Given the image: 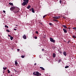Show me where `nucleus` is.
Instances as JSON below:
<instances>
[{
  "label": "nucleus",
  "mask_w": 76,
  "mask_h": 76,
  "mask_svg": "<svg viewBox=\"0 0 76 76\" xmlns=\"http://www.w3.org/2000/svg\"><path fill=\"white\" fill-rule=\"evenodd\" d=\"M20 10L19 8L15 7V9L14 10H13V12L15 13H18V12H19Z\"/></svg>",
  "instance_id": "nucleus-1"
},
{
  "label": "nucleus",
  "mask_w": 76,
  "mask_h": 76,
  "mask_svg": "<svg viewBox=\"0 0 76 76\" xmlns=\"http://www.w3.org/2000/svg\"><path fill=\"white\" fill-rule=\"evenodd\" d=\"M50 41H51V42H53V43H54L55 42H56V40H55L53 39V38L51 37H50Z\"/></svg>",
  "instance_id": "nucleus-2"
},
{
  "label": "nucleus",
  "mask_w": 76,
  "mask_h": 76,
  "mask_svg": "<svg viewBox=\"0 0 76 76\" xmlns=\"http://www.w3.org/2000/svg\"><path fill=\"white\" fill-rule=\"evenodd\" d=\"M36 76H40L41 75V74L39 73V72L37 71L36 72Z\"/></svg>",
  "instance_id": "nucleus-3"
},
{
  "label": "nucleus",
  "mask_w": 76,
  "mask_h": 76,
  "mask_svg": "<svg viewBox=\"0 0 76 76\" xmlns=\"http://www.w3.org/2000/svg\"><path fill=\"white\" fill-rule=\"evenodd\" d=\"M15 9H16L15 7H12L10 8V10L11 11H13V10H14Z\"/></svg>",
  "instance_id": "nucleus-4"
},
{
  "label": "nucleus",
  "mask_w": 76,
  "mask_h": 76,
  "mask_svg": "<svg viewBox=\"0 0 76 76\" xmlns=\"http://www.w3.org/2000/svg\"><path fill=\"white\" fill-rule=\"evenodd\" d=\"M27 4V3H26V2H23L22 4V6H25V5H27V4Z\"/></svg>",
  "instance_id": "nucleus-5"
},
{
  "label": "nucleus",
  "mask_w": 76,
  "mask_h": 76,
  "mask_svg": "<svg viewBox=\"0 0 76 76\" xmlns=\"http://www.w3.org/2000/svg\"><path fill=\"white\" fill-rule=\"evenodd\" d=\"M59 18H60V16L53 17L54 19H58Z\"/></svg>",
  "instance_id": "nucleus-6"
},
{
  "label": "nucleus",
  "mask_w": 76,
  "mask_h": 76,
  "mask_svg": "<svg viewBox=\"0 0 76 76\" xmlns=\"http://www.w3.org/2000/svg\"><path fill=\"white\" fill-rule=\"evenodd\" d=\"M24 2H25L26 3H28V2L29 1V0H23Z\"/></svg>",
  "instance_id": "nucleus-7"
},
{
  "label": "nucleus",
  "mask_w": 76,
  "mask_h": 76,
  "mask_svg": "<svg viewBox=\"0 0 76 76\" xmlns=\"http://www.w3.org/2000/svg\"><path fill=\"white\" fill-rule=\"evenodd\" d=\"M23 39H26V35L25 34H24L23 36Z\"/></svg>",
  "instance_id": "nucleus-8"
},
{
  "label": "nucleus",
  "mask_w": 76,
  "mask_h": 76,
  "mask_svg": "<svg viewBox=\"0 0 76 76\" xmlns=\"http://www.w3.org/2000/svg\"><path fill=\"white\" fill-rule=\"evenodd\" d=\"M63 30L64 31V33H67V30H66V29L64 28H63Z\"/></svg>",
  "instance_id": "nucleus-9"
},
{
  "label": "nucleus",
  "mask_w": 76,
  "mask_h": 76,
  "mask_svg": "<svg viewBox=\"0 0 76 76\" xmlns=\"http://www.w3.org/2000/svg\"><path fill=\"white\" fill-rule=\"evenodd\" d=\"M67 54V53H66V51H64L63 52V54L65 56H66V54Z\"/></svg>",
  "instance_id": "nucleus-10"
},
{
  "label": "nucleus",
  "mask_w": 76,
  "mask_h": 76,
  "mask_svg": "<svg viewBox=\"0 0 76 76\" xmlns=\"http://www.w3.org/2000/svg\"><path fill=\"white\" fill-rule=\"evenodd\" d=\"M31 11L33 13H35V11H34V8H31Z\"/></svg>",
  "instance_id": "nucleus-11"
},
{
  "label": "nucleus",
  "mask_w": 76,
  "mask_h": 76,
  "mask_svg": "<svg viewBox=\"0 0 76 76\" xmlns=\"http://www.w3.org/2000/svg\"><path fill=\"white\" fill-rule=\"evenodd\" d=\"M53 58H55L56 57V54L53 53Z\"/></svg>",
  "instance_id": "nucleus-12"
},
{
  "label": "nucleus",
  "mask_w": 76,
  "mask_h": 76,
  "mask_svg": "<svg viewBox=\"0 0 76 76\" xmlns=\"http://www.w3.org/2000/svg\"><path fill=\"white\" fill-rule=\"evenodd\" d=\"M40 69H41L42 70H45V69H44V68L43 67H40Z\"/></svg>",
  "instance_id": "nucleus-13"
},
{
  "label": "nucleus",
  "mask_w": 76,
  "mask_h": 76,
  "mask_svg": "<svg viewBox=\"0 0 76 76\" xmlns=\"http://www.w3.org/2000/svg\"><path fill=\"white\" fill-rule=\"evenodd\" d=\"M9 4H10L11 6H13V3H12L11 2H10L9 3Z\"/></svg>",
  "instance_id": "nucleus-14"
},
{
  "label": "nucleus",
  "mask_w": 76,
  "mask_h": 76,
  "mask_svg": "<svg viewBox=\"0 0 76 76\" xmlns=\"http://www.w3.org/2000/svg\"><path fill=\"white\" fill-rule=\"evenodd\" d=\"M62 26L64 28H65L66 29H67V26L65 25H63Z\"/></svg>",
  "instance_id": "nucleus-15"
},
{
  "label": "nucleus",
  "mask_w": 76,
  "mask_h": 76,
  "mask_svg": "<svg viewBox=\"0 0 76 76\" xmlns=\"http://www.w3.org/2000/svg\"><path fill=\"white\" fill-rule=\"evenodd\" d=\"M30 7H31V5H29L27 7V9H30Z\"/></svg>",
  "instance_id": "nucleus-16"
},
{
  "label": "nucleus",
  "mask_w": 76,
  "mask_h": 76,
  "mask_svg": "<svg viewBox=\"0 0 76 76\" xmlns=\"http://www.w3.org/2000/svg\"><path fill=\"white\" fill-rule=\"evenodd\" d=\"M10 39H11V40H13V37L11 36L10 37Z\"/></svg>",
  "instance_id": "nucleus-17"
},
{
  "label": "nucleus",
  "mask_w": 76,
  "mask_h": 76,
  "mask_svg": "<svg viewBox=\"0 0 76 76\" xmlns=\"http://www.w3.org/2000/svg\"><path fill=\"white\" fill-rule=\"evenodd\" d=\"M33 75H36V72H34L33 73Z\"/></svg>",
  "instance_id": "nucleus-18"
},
{
  "label": "nucleus",
  "mask_w": 76,
  "mask_h": 76,
  "mask_svg": "<svg viewBox=\"0 0 76 76\" xmlns=\"http://www.w3.org/2000/svg\"><path fill=\"white\" fill-rule=\"evenodd\" d=\"M72 37L73 38H76V37L75 36H72Z\"/></svg>",
  "instance_id": "nucleus-19"
},
{
  "label": "nucleus",
  "mask_w": 76,
  "mask_h": 76,
  "mask_svg": "<svg viewBox=\"0 0 76 76\" xmlns=\"http://www.w3.org/2000/svg\"><path fill=\"white\" fill-rule=\"evenodd\" d=\"M3 69H4V70H6V69H7V67H6L5 68L4 67H3Z\"/></svg>",
  "instance_id": "nucleus-20"
},
{
  "label": "nucleus",
  "mask_w": 76,
  "mask_h": 76,
  "mask_svg": "<svg viewBox=\"0 0 76 76\" xmlns=\"http://www.w3.org/2000/svg\"><path fill=\"white\" fill-rule=\"evenodd\" d=\"M68 67H69V66H66L65 67V69H67V68H68Z\"/></svg>",
  "instance_id": "nucleus-21"
},
{
  "label": "nucleus",
  "mask_w": 76,
  "mask_h": 76,
  "mask_svg": "<svg viewBox=\"0 0 76 76\" xmlns=\"http://www.w3.org/2000/svg\"><path fill=\"white\" fill-rule=\"evenodd\" d=\"M15 64L16 65H17V64H18V62H17L16 61H15Z\"/></svg>",
  "instance_id": "nucleus-22"
},
{
  "label": "nucleus",
  "mask_w": 76,
  "mask_h": 76,
  "mask_svg": "<svg viewBox=\"0 0 76 76\" xmlns=\"http://www.w3.org/2000/svg\"><path fill=\"white\" fill-rule=\"evenodd\" d=\"M5 28H9V27L8 26H7V25H5Z\"/></svg>",
  "instance_id": "nucleus-23"
},
{
  "label": "nucleus",
  "mask_w": 76,
  "mask_h": 76,
  "mask_svg": "<svg viewBox=\"0 0 76 76\" xmlns=\"http://www.w3.org/2000/svg\"><path fill=\"white\" fill-rule=\"evenodd\" d=\"M36 34H38V31H36L35 32Z\"/></svg>",
  "instance_id": "nucleus-24"
},
{
  "label": "nucleus",
  "mask_w": 76,
  "mask_h": 76,
  "mask_svg": "<svg viewBox=\"0 0 76 76\" xmlns=\"http://www.w3.org/2000/svg\"><path fill=\"white\" fill-rule=\"evenodd\" d=\"M70 42V40H69L68 42H67V44H69V42Z\"/></svg>",
  "instance_id": "nucleus-25"
},
{
  "label": "nucleus",
  "mask_w": 76,
  "mask_h": 76,
  "mask_svg": "<svg viewBox=\"0 0 76 76\" xmlns=\"http://www.w3.org/2000/svg\"><path fill=\"white\" fill-rule=\"evenodd\" d=\"M72 29H74L75 30H76V27H73L72 28Z\"/></svg>",
  "instance_id": "nucleus-26"
},
{
  "label": "nucleus",
  "mask_w": 76,
  "mask_h": 76,
  "mask_svg": "<svg viewBox=\"0 0 76 76\" xmlns=\"http://www.w3.org/2000/svg\"><path fill=\"white\" fill-rule=\"evenodd\" d=\"M6 31L7 32H10V31H9V30L7 29L6 30Z\"/></svg>",
  "instance_id": "nucleus-27"
},
{
  "label": "nucleus",
  "mask_w": 76,
  "mask_h": 76,
  "mask_svg": "<svg viewBox=\"0 0 76 76\" xmlns=\"http://www.w3.org/2000/svg\"><path fill=\"white\" fill-rule=\"evenodd\" d=\"M61 2H62V1L61 0H60L59 1V3H60V4H61Z\"/></svg>",
  "instance_id": "nucleus-28"
},
{
  "label": "nucleus",
  "mask_w": 76,
  "mask_h": 76,
  "mask_svg": "<svg viewBox=\"0 0 76 76\" xmlns=\"http://www.w3.org/2000/svg\"><path fill=\"white\" fill-rule=\"evenodd\" d=\"M34 39H37V37L36 36V37H34Z\"/></svg>",
  "instance_id": "nucleus-29"
},
{
  "label": "nucleus",
  "mask_w": 76,
  "mask_h": 76,
  "mask_svg": "<svg viewBox=\"0 0 76 76\" xmlns=\"http://www.w3.org/2000/svg\"><path fill=\"white\" fill-rule=\"evenodd\" d=\"M49 25H52V23H49Z\"/></svg>",
  "instance_id": "nucleus-30"
},
{
  "label": "nucleus",
  "mask_w": 76,
  "mask_h": 76,
  "mask_svg": "<svg viewBox=\"0 0 76 76\" xmlns=\"http://www.w3.org/2000/svg\"><path fill=\"white\" fill-rule=\"evenodd\" d=\"M21 57H22V58H24V57H25V56H21Z\"/></svg>",
  "instance_id": "nucleus-31"
},
{
  "label": "nucleus",
  "mask_w": 76,
  "mask_h": 76,
  "mask_svg": "<svg viewBox=\"0 0 76 76\" xmlns=\"http://www.w3.org/2000/svg\"><path fill=\"white\" fill-rule=\"evenodd\" d=\"M7 71L8 73H10V71L9 69L7 70Z\"/></svg>",
  "instance_id": "nucleus-32"
},
{
  "label": "nucleus",
  "mask_w": 76,
  "mask_h": 76,
  "mask_svg": "<svg viewBox=\"0 0 76 76\" xmlns=\"http://www.w3.org/2000/svg\"><path fill=\"white\" fill-rule=\"evenodd\" d=\"M45 16H46V15H45L43 16V18H44L45 17Z\"/></svg>",
  "instance_id": "nucleus-33"
},
{
  "label": "nucleus",
  "mask_w": 76,
  "mask_h": 76,
  "mask_svg": "<svg viewBox=\"0 0 76 76\" xmlns=\"http://www.w3.org/2000/svg\"><path fill=\"white\" fill-rule=\"evenodd\" d=\"M42 51H44V49H42Z\"/></svg>",
  "instance_id": "nucleus-34"
},
{
  "label": "nucleus",
  "mask_w": 76,
  "mask_h": 76,
  "mask_svg": "<svg viewBox=\"0 0 76 76\" xmlns=\"http://www.w3.org/2000/svg\"><path fill=\"white\" fill-rule=\"evenodd\" d=\"M3 12L4 13H6V11H4V10H3Z\"/></svg>",
  "instance_id": "nucleus-35"
},
{
  "label": "nucleus",
  "mask_w": 76,
  "mask_h": 76,
  "mask_svg": "<svg viewBox=\"0 0 76 76\" xmlns=\"http://www.w3.org/2000/svg\"><path fill=\"white\" fill-rule=\"evenodd\" d=\"M8 37H12V36L10 35H8Z\"/></svg>",
  "instance_id": "nucleus-36"
},
{
  "label": "nucleus",
  "mask_w": 76,
  "mask_h": 76,
  "mask_svg": "<svg viewBox=\"0 0 76 76\" xmlns=\"http://www.w3.org/2000/svg\"><path fill=\"white\" fill-rule=\"evenodd\" d=\"M14 31H16L17 29H14Z\"/></svg>",
  "instance_id": "nucleus-37"
},
{
  "label": "nucleus",
  "mask_w": 76,
  "mask_h": 76,
  "mask_svg": "<svg viewBox=\"0 0 76 76\" xmlns=\"http://www.w3.org/2000/svg\"><path fill=\"white\" fill-rule=\"evenodd\" d=\"M17 51H19L20 50V49H17Z\"/></svg>",
  "instance_id": "nucleus-38"
},
{
  "label": "nucleus",
  "mask_w": 76,
  "mask_h": 76,
  "mask_svg": "<svg viewBox=\"0 0 76 76\" xmlns=\"http://www.w3.org/2000/svg\"><path fill=\"white\" fill-rule=\"evenodd\" d=\"M55 22H58V20H56L55 21Z\"/></svg>",
  "instance_id": "nucleus-39"
},
{
  "label": "nucleus",
  "mask_w": 76,
  "mask_h": 76,
  "mask_svg": "<svg viewBox=\"0 0 76 76\" xmlns=\"http://www.w3.org/2000/svg\"><path fill=\"white\" fill-rule=\"evenodd\" d=\"M56 20H53V21H55V22H56Z\"/></svg>",
  "instance_id": "nucleus-40"
},
{
  "label": "nucleus",
  "mask_w": 76,
  "mask_h": 76,
  "mask_svg": "<svg viewBox=\"0 0 76 76\" xmlns=\"http://www.w3.org/2000/svg\"><path fill=\"white\" fill-rule=\"evenodd\" d=\"M34 66H36L37 65V64L36 63L34 64Z\"/></svg>",
  "instance_id": "nucleus-41"
},
{
  "label": "nucleus",
  "mask_w": 76,
  "mask_h": 76,
  "mask_svg": "<svg viewBox=\"0 0 76 76\" xmlns=\"http://www.w3.org/2000/svg\"><path fill=\"white\" fill-rule=\"evenodd\" d=\"M15 72H17V71L15 69Z\"/></svg>",
  "instance_id": "nucleus-42"
},
{
  "label": "nucleus",
  "mask_w": 76,
  "mask_h": 76,
  "mask_svg": "<svg viewBox=\"0 0 76 76\" xmlns=\"http://www.w3.org/2000/svg\"><path fill=\"white\" fill-rule=\"evenodd\" d=\"M40 24H41V25H42V23H40Z\"/></svg>",
  "instance_id": "nucleus-43"
},
{
  "label": "nucleus",
  "mask_w": 76,
  "mask_h": 76,
  "mask_svg": "<svg viewBox=\"0 0 76 76\" xmlns=\"http://www.w3.org/2000/svg\"><path fill=\"white\" fill-rule=\"evenodd\" d=\"M31 10H32V9H29L30 11H31Z\"/></svg>",
  "instance_id": "nucleus-44"
},
{
  "label": "nucleus",
  "mask_w": 76,
  "mask_h": 76,
  "mask_svg": "<svg viewBox=\"0 0 76 76\" xmlns=\"http://www.w3.org/2000/svg\"><path fill=\"white\" fill-rule=\"evenodd\" d=\"M69 29H70V27L69 28Z\"/></svg>",
  "instance_id": "nucleus-45"
},
{
  "label": "nucleus",
  "mask_w": 76,
  "mask_h": 76,
  "mask_svg": "<svg viewBox=\"0 0 76 76\" xmlns=\"http://www.w3.org/2000/svg\"><path fill=\"white\" fill-rule=\"evenodd\" d=\"M64 42H66V41L65 40L64 41Z\"/></svg>",
  "instance_id": "nucleus-46"
},
{
  "label": "nucleus",
  "mask_w": 76,
  "mask_h": 76,
  "mask_svg": "<svg viewBox=\"0 0 76 76\" xmlns=\"http://www.w3.org/2000/svg\"><path fill=\"white\" fill-rule=\"evenodd\" d=\"M11 76H13V75H11Z\"/></svg>",
  "instance_id": "nucleus-47"
},
{
  "label": "nucleus",
  "mask_w": 76,
  "mask_h": 76,
  "mask_svg": "<svg viewBox=\"0 0 76 76\" xmlns=\"http://www.w3.org/2000/svg\"><path fill=\"white\" fill-rule=\"evenodd\" d=\"M3 73H4V71Z\"/></svg>",
  "instance_id": "nucleus-48"
},
{
  "label": "nucleus",
  "mask_w": 76,
  "mask_h": 76,
  "mask_svg": "<svg viewBox=\"0 0 76 76\" xmlns=\"http://www.w3.org/2000/svg\"><path fill=\"white\" fill-rule=\"evenodd\" d=\"M16 26H18V25H16Z\"/></svg>",
  "instance_id": "nucleus-49"
},
{
  "label": "nucleus",
  "mask_w": 76,
  "mask_h": 76,
  "mask_svg": "<svg viewBox=\"0 0 76 76\" xmlns=\"http://www.w3.org/2000/svg\"><path fill=\"white\" fill-rule=\"evenodd\" d=\"M56 48V47H55V48Z\"/></svg>",
  "instance_id": "nucleus-50"
},
{
  "label": "nucleus",
  "mask_w": 76,
  "mask_h": 76,
  "mask_svg": "<svg viewBox=\"0 0 76 76\" xmlns=\"http://www.w3.org/2000/svg\"><path fill=\"white\" fill-rule=\"evenodd\" d=\"M75 31H76V30H75Z\"/></svg>",
  "instance_id": "nucleus-51"
}]
</instances>
